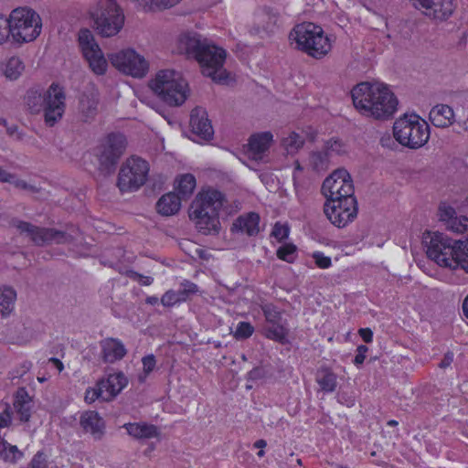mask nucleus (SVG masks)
<instances>
[{
    "mask_svg": "<svg viewBox=\"0 0 468 468\" xmlns=\"http://www.w3.org/2000/svg\"><path fill=\"white\" fill-rule=\"evenodd\" d=\"M239 204H229L225 195L213 188L203 189L193 200L189 217L198 232L204 235L218 234L220 230L219 212L228 217L239 210Z\"/></svg>",
    "mask_w": 468,
    "mask_h": 468,
    "instance_id": "nucleus-1",
    "label": "nucleus"
},
{
    "mask_svg": "<svg viewBox=\"0 0 468 468\" xmlns=\"http://www.w3.org/2000/svg\"><path fill=\"white\" fill-rule=\"evenodd\" d=\"M351 96L356 109L367 117L387 120L397 111L398 100L384 83H358L352 89Z\"/></svg>",
    "mask_w": 468,
    "mask_h": 468,
    "instance_id": "nucleus-2",
    "label": "nucleus"
},
{
    "mask_svg": "<svg viewBox=\"0 0 468 468\" xmlns=\"http://www.w3.org/2000/svg\"><path fill=\"white\" fill-rule=\"evenodd\" d=\"M289 39L292 43L295 42L299 49L315 58L324 57L332 48L331 40L323 28L310 22L296 25L290 32Z\"/></svg>",
    "mask_w": 468,
    "mask_h": 468,
    "instance_id": "nucleus-3",
    "label": "nucleus"
},
{
    "mask_svg": "<svg viewBox=\"0 0 468 468\" xmlns=\"http://www.w3.org/2000/svg\"><path fill=\"white\" fill-rule=\"evenodd\" d=\"M149 87L169 106L183 104L188 94L187 83L181 73L173 69H161L150 81Z\"/></svg>",
    "mask_w": 468,
    "mask_h": 468,
    "instance_id": "nucleus-4",
    "label": "nucleus"
},
{
    "mask_svg": "<svg viewBox=\"0 0 468 468\" xmlns=\"http://www.w3.org/2000/svg\"><path fill=\"white\" fill-rule=\"evenodd\" d=\"M395 139L403 146L418 149L430 138L429 124L417 114H404L393 125Z\"/></svg>",
    "mask_w": 468,
    "mask_h": 468,
    "instance_id": "nucleus-5",
    "label": "nucleus"
},
{
    "mask_svg": "<svg viewBox=\"0 0 468 468\" xmlns=\"http://www.w3.org/2000/svg\"><path fill=\"white\" fill-rule=\"evenodd\" d=\"M95 29L101 37L116 36L124 25V15L115 0H96L91 12Z\"/></svg>",
    "mask_w": 468,
    "mask_h": 468,
    "instance_id": "nucleus-6",
    "label": "nucleus"
},
{
    "mask_svg": "<svg viewBox=\"0 0 468 468\" xmlns=\"http://www.w3.org/2000/svg\"><path fill=\"white\" fill-rule=\"evenodd\" d=\"M11 27H13V42L25 44L35 40L41 33L42 20L32 8L17 7L11 11Z\"/></svg>",
    "mask_w": 468,
    "mask_h": 468,
    "instance_id": "nucleus-7",
    "label": "nucleus"
},
{
    "mask_svg": "<svg viewBox=\"0 0 468 468\" xmlns=\"http://www.w3.org/2000/svg\"><path fill=\"white\" fill-rule=\"evenodd\" d=\"M426 253L439 266L456 270L455 254L459 240H455L441 232H428L424 235Z\"/></svg>",
    "mask_w": 468,
    "mask_h": 468,
    "instance_id": "nucleus-8",
    "label": "nucleus"
},
{
    "mask_svg": "<svg viewBox=\"0 0 468 468\" xmlns=\"http://www.w3.org/2000/svg\"><path fill=\"white\" fill-rule=\"evenodd\" d=\"M15 226L20 234L27 236L37 246L46 244H70L77 239L78 229L71 228L70 231H62L50 228H40L29 222L17 221Z\"/></svg>",
    "mask_w": 468,
    "mask_h": 468,
    "instance_id": "nucleus-9",
    "label": "nucleus"
},
{
    "mask_svg": "<svg viewBox=\"0 0 468 468\" xmlns=\"http://www.w3.org/2000/svg\"><path fill=\"white\" fill-rule=\"evenodd\" d=\"M226 50L211 44L207 40L196 59L201 66L203 75L211 78L215 82L224 83L229 74L223 68L226 59Z\"/></svg>",
    "mask_w": 468,
    "mask_h": 468,
    "instance_id": "nucleus-10",
    "label": "nucleus"
},
{
    "mask_svg": "<svg viewBox=\"0 0 468 468\" xmlns=\"http://www.w3.org/2000/svg\"><path fill=\"white\" fill-rule=\"evenodd\" d=\"M148 173V163L140 157L132 156L120 168L117 186L122 193L136 191L146 182Z\"/></svg>",
    "mask_w": 468,
    "mask_h": 468,
    "instance_id": "nucleus-11",
    "label": "nucleus"
},
{
    "mask_svg": "<svg viewBox=\"0 0 468 468\" xmlns=\"http://www.w3.org/2000/svg\"><path fill=\"white\" fill-rule=\"evenodd\" d=\"M324 212L328 220L337 228H344L357 216L356 197L326 200Z\"/></svg>",
    "mask_w": 468,
    "mask_h": 468,
    "instance_id": "nucleus-12",
    "label": "nucleus"
},
{
    "mask_svg": "<svg viewBox=\"0 0 468 468\" xmlns=\"http://www.w3.org/2000/svg\"><path fill=\"white\" fill-rule=\"evenodd\" d=\"M321 191L326 200L355 197L352 178L344 168L335 170L326 177Z\"/></svg>",
    "mask_w": 468,
    "mask_h": 468,
    "instance_id": "nucleus-13",
    "label": "nucleus"
},
{
    "mask_svg": "<svg viewBox=\"0 0 468 468\" xmlns=\"http://www.w3.org/2000/svg\"><path fill=\"white\" fill-rule=\"evenodd\" d=\"M79 46L91 70L97 75L104 74L108 66L107 60L90 30L80 31Z\"/></svg>",
    "mask_w": 468,
    "mask_h": 468,
    "instance_id": "nucleus-14",
    "label": "nucleus"
},
{
    "mask_svg": "<svg viewBox=\"0 0 468 468\" xmlns=\"http://www.w3.org/2000/svg\"><path fill=\"white\" fill-rule=\"evenodd\" d=\"M109 59L120 71L134 78H143L148 71V62L133 49L111 54Z\"/></svg>",
    "mask_w": 468,
    "mask_h": 468,
    "instance_id": "nucleus-15",
    "label": "nucleus"
},
{
    "mask_svg": "<svg viewBox=\"0 0 468 468\" xmlns=\"http://www.w3.org/2000/svg\"><path fill=\"white\" fill-rule=\"evenodd\" d=\"M66 95L59 85L52 83L46 91L44 104V120L47 125L52 127L63 116L66 108Z\"/></svg>",
    "mask_w": 468,
    "mask_h": 468,
    "instance_id": "nucleus-16",
    "label": "nucleus"
},
{
    "mask_svg": "<svg viewBox=\"0 0 468 468\" xmlns=\"http://www.w3.org/2000/svg\"><path fill=\"white\" fill-rule=\"evenodd\" d=\"M126 138L122 133H111L101 144L99 161L101 166L112 168L126 149Z\"/></svg>",
    "mask_w": 468,
    "mask_h": 468,
    "instance_id": "nucleus-17",
    "label": "nucleus"
},
{
    "mask_svg": "<svg viewBox=\"0 0 468 468\" xmlns=\"http://www.w3.org/2000/svg\"><path fill=\"white\" fill-rule=\"evenodd\" d=\"M412 6L422 12L427 17L447 20L456 8L455 0H410Z\"/></svg>",
    "mask_w": 468,
    "mask_h": 468,
    "instance_id": "nucleus-18",
    "label": "nucleus"
},
{
    "mask_svg": "<svg viewBox=\"0 0 468 468\" xmlns=\"http://www.w3.org/2000/svg\"><path fill=\"white\" fill-rule=\"evenodd\" d=\"M190 127L194 135L199 140L208 141L213 137L214 129L208 119L207 111L202 107H196L190 114Z\"/></svg>",
    "mask_w": 468,
    "mask_h": 468,
    "instance_id": "nucleus-19",
    "label": "nucleus"
},
{
    "mask_svg": "<svg viewBox=\"0 0 468 468\" xmlns=\"http://www.w3.org/2000/svg\"><path fill=\"white\" fill-rule=\"evenodd\" d=\"M439 218L445 224L446 228L452 232L463 233L468 230V217H457L455 209L446 203L440 205Z\"/></svg>",
    "mask_w": 468,
    "mask_h": 468,
    "instance_id": "nucleus-20",
    "label": "nucleus"
},
{
    "mask_svg": "<svg viewBox=\"0 0 468 468\" xmlns=\"http://www.w3.org/2000/svg\"><path fill=\"white\" fill-rule=\"evenodd\" d=\"M101 356L104 363L112 364L122 359L127 350L122 342L117 338L108 337L100 342Z\"/></svg>",
    "mask_w": 468,
    "mask_h": 468,
    "instance_id": "nucleus-21",
    "label": "nucleus"
},
{
    "mask_svg": "<svg viewBox=\"0 0 468 468\" xmlns=\"http://www.w3.org/2000/svg\"><path fill=\"white\" fill-rule=\"evenodd\" d=\"M99 93L95 90L83 92L79 100L78 112L82 122L92 121L98 113Z\"/></svg>",
    "mask_w": 468,
    "mask_h": 468,
    "instance_id": "nucleus-22",
    "label": "nucleus"
},
{
    "mask_svg": "<svg viewBox=\"0 0 468 468\" xmlns=\"http://www.w3.org/2000/svg\"><path fill=\"white\" fill-rule=\"evenodd\" d=\"M80 425L85 432L91 434L96 440H100L104 434V421L96 411L83 412L80 418Z\"/></svg>",
    "mask_w": 468,
    "mask_h": 468,
    "instance_id": "nucleus-23",
    "label": "nucleus"
},
{
    "mask_svg": "<svg viewBox=\"0 0 468 468\" xmlns=\"http://www.w3.org/2000/svg\"><path fill=\"white\" fill-rule=\"evenodd\" d=\"M101 391H103L106 397L103 400H111L116 397L128 384V379L122 372L111 374L104 380L99 382Z\"/></svg>",
    "mask_w": 468,
    "mask_h": 468,
    "instance_id": "nucleus-24",
    "label": "nucleus"
},
{
    "mask_svg": "<svg viewBox=\"0 0 468 468\" xmlns=\"http://www.w3.org/2000/svg\"><path fill=\"white\" fill-rule=\"evenodd\" d=\"M272 140L273 135L270 132L251 135L249 141V150L253 159L261 160L264 154L269 150Z\"/></svg>",
    "mask_w": 468,
    "mask_h": 468,
    "instance_id": "nucleus-25",
    "label": "nucleus"
},
{
    "mask_svg": "<svg viewBox=\"0 0 468 468\" xmlns=\"http://www.w3.org/2000/svg\"><path fill=\"white\" fill-rule=\"evenodd\" d=\"M454 112L447 104H437L431 108L429 118L431 122L439 128H447L455 121Z\"/></svg>",
    "mask_w": 468,
    "mask_h": 468,
    "instance_id": "nucleus-26",
    "label": "nucleus"
},
{
    "mask_svg": "<svg viewBox=\"0 0 468 468\" xmlns=\"http://www.w3.org/2000/svg\"><path fill=\"white\" fill-rule=\"evenodd\" d=\"M260 217L257 213H248L239 216L233 223L231 230L245 233L248 236L257 235L260 231Z\"/></svg>",
    "mask_w": 468,
    "mask_h": 468,
    "instance_id": "nucleus-27",
    "label": "nucleus"
},
{
    "mask_svg": "<svg viewBox=\"0 0 468 468\" xmlns=\"http://www.w3.org/2000/svg\"><path fill=\"white\" fill-rule=\"evenodd\" d=\"M123 427L128 434L136 440H147L159 436L158 428L146 422L126 423Z\"/></svg>",
    "mask_w": 468,
    "mask_h": 468,
    "instance_id": "nucleus-28",
    "label": "nucleus"
},
{
    "mask_svg": "<svg viewBox=\"0 0 468 468\" xmlns=\"http://www.w3.org/2000/svg\"><path fill=\"white\" fill-rule=\"evenodd\" d=\"M206 42L207 39H203L200 35L195 32H184L178 37L180 48L195 58H197V54L199 53Z\"/></svg>",
    "mask_w": 468,
    "mask_h": 468,
    "instance_id": "nucleus-29",
    "label": "nucleus"
},
{
    "mask_svg": "<svg viewBox=\"0 0 468 468\" xmlns=\"http://www.w3.org/2000/svg\"><path fill=\"white\" fill-rule=\"evenodd\" d=\"M181 207V197L174 192L163 195L156 203V209L162 216L176 214Z\"/></svg>",
    "mask_w": 468,
    "mask_h": 468,
    "instance_id": "nucleus-30",
    "label": "nucleus"
},
{
    "mask_svg": "<svg viewBox=\"0 0 468 468\" xmlns=\"http://www.w3.org/2000/svg\"><path fill=\"white\" fill-rule=\"evenodd\" d=\"M14 408L21 421H28L31 414L32 400L25 388H19L15 397Z\"/></svg>",
    "mask_w": 468,
    "mask_h": 468,
    "instance_id": "nucleus-31",
    "label": "nucleus"
},
{
    "mask_svg": "<svg viewBox=\"0 0 468 468\" xmlns=\"http://www.w3.org/2000/svg\"><path fill=\"white\" fill-rule=\"evenodd\" d=\"M16 291L11 286H0V314L7 317L15 309Z\"/></svg>",
    "mask_w": 468,
    "mask_h": 468,
    "instance_id": "nucleus-32",
    "label": "nucleus"
},
{
    "mask_svg": "<svg viewBox=\"0 0 468 468\" xmlns=\"http://www.w3.org/2000/svg\"><path fill=\"white\" fill-rule=\"evenodd\" d=\"M25 69L22 59L17 56H12L4 61L1 65V70L5 78L15 80H17Z\"/></svg>",
    "mask_w": 468,
    "mask_h": 468,
    "instance_id": "nucleus-33",
    "label": "nucleus"
},
{
    "mask_svg": "<svg viewBox=\"0 0 468 468\" xmlns=\"http://www.w3.org/2000/svg\"><path fill=\"white\" fill-rule=\"evenodd\" d=\"M263 334L269 339L284 343L287 338L288 330L283 325L282 321L268 323L263 327Z\"/></svg>",
    "mask_w": 468,
    "mask_h": 468,
    "instance_id": "nucleus-34",
    "label": "nucleus"
},
{
    "mask_svg": "<svg viewBox=\"0 0 468 468\" xmlns=\"http://www.w3.org/2000/svg\"><path fill=\"white\" fill-rule=\"evenodd\" d=\"M316 382L324 392L330 393L335 391L337 386V378L328 368H322L317 372Z\"/></svg>",
    "mask_w": 468,
    "mask_h": 468,
    "instance_id": "nucleus-35",
    "label": "nucleus"
},
{
    "mask_svg": "<svg viewBox=\"0 0 468 468\" xmlns=\"http://www.w3.org/2000/svg\"><path fill=\"white\" fill-rule=\"evenodd\" d=\"M46 93L42 95L37 90H30L26 96V104L31 113H38L44 109Z\"/></svg>",
    "mask_w": 468,
    "mask_h": 468,
    "instance_id": "nucleus-36",
    "label": "nucleus"
},
{
    "mask_svg": "<svg viewBox=\"0 0 468 468\" xmlns=\"http://www.w3.org/2000/svg\"><path fill=\"white\" fill-rule=\"evenodd\" d=\"M23 453L16 446L9 444L7 441H0V458L5 462L16 463L22 458Z\"/></svg>",
    "mask_w": 468,
    "mask_h": 468,
    "instance_id": "nucleus-37",
    "label": "nucleus"
},
{
    "mask_svg": "<svg viewBox=\"0 0 468 468\" xmlns=\"http://www.w3.org/2000/svg\"><path fill=\"white\" fill-rule=\"evenodd\" d=\"M309 165L314 171H324L328 168L329 156L324 151H317L311 153L309 156Z\"/></svg>",
    "mask_w": 468,
    "mask_h": 468,
    "instance_id": "nucleus-38",
    "label": "nucleus"
},
{
    "mask_svg": "<svg viewBox=\"0 0 468 468\" xmlns=\"http://www.w3.org/2000/svg\"><path fill=\"white\" fill-rule=\"evenodd\" d=\"M456 269L460 268L468 273V237L459 240L457 254H455Z\"/></svg>",
    "mask_w": 468,
    "mask_h": 468,
    "instance_id": "nucleus-39",
    "label": "nucleus"
},
{
    "mask_svg": "<svg viewBox=\"0 0 468 468\" xmlns=\"http://www.w3.org/2000/svg\"><path fill=\"white\" fill-rule=\"evenodd\" d=\"M303 144V138L294 132H292L287 137L282 139V145L287 153L291 154L296 153L300 148H302Z\"/></svg>",
    "mask_w": 468,
    "mask_h": 468,
    "instance_id": "nucleus-40",
    "label": "nucleus"
},
{
    "mask_svg": "<svg viewBox=\"0 0 468 468\" xmlns=\"http://www.w3.org/2000/svg\"><path fill=\"white\" fill-rule=\"evenodd\" d=\"M196 187V178L191 174L182 175L178 180V191L183 197H188Z\"/></svg>",
    "mask_w": 468,
    "mask_h": 468,
    "instance_id": "nucleus-41",
    "label": "nucleus"
},
{
    "mask_svg": "<svg viewBox=\"0 0 468 468\" xmlns=\"http://www.w3.org/2000/svg\"><path fill=\"white\" fill-rule=\"evenodd\" d=\"M324 152L328 154V156L341 155L346 153V145L339 139L331 138L324 144Z\"/></svg>",
    "mask_w": 468,
    "mask_h": 468,
    "instance_id": "nucleus-42",
    "label": "nucleus"
},
{
    "mask_svg": "<svg viewBox=\"0 0 468 468\" xmlns=\"http://www.w3.org/2000/svg\"><path fill=\"white\" fill-rule=\"evenodd\" d=\"M266 324L282 321V312L272 303H266L261 306Z\"/></svg>",
    "mask_w": 468,
    "mask_h": 468,
    "instance_id": "nucleus-43",
    "label": "nucleus"
},
{
    "mask_svg": "<svg viewBox=\"0 0 468 468\" xmlns=\"http://www.w3.org/2000/svg\"><path fill=\"white\" fill-rule=\"evenodd\" d=\"M296 246L292 243H287L281 246L277 250L276 254L280 260L292 263L296 258Z\"/></svg>",
    "mask_w": 468,
    "mask_h": 468,
    "instance_id": "nucleus-44",
    "label": "nucleus"
},
{
    "mask_svg": "<svg viewBox=\"0 0 468 468\" xmlns=\"http://www.w3.org/2000/svg\"><path fill=\"white\" fill-rule=\"evenodd\" d=\"M13 39V27H11L10 17L0 16V45Z\"/></svg>",
    "mask_w": 468,
    "mask_h": 468,
    "instance_id": "nucleus-45",
    "label": "nucleus"
},
{
    "mask_svg": "<svg viewBox=\"0 0 468 468\" xmlns=\"http://www.w3.org/2000/svg\"><path fill=\"white\" fill-rule=\"evenodd\" d=\"M254 332V327L248 322H239L234 332V337L238 340L249 338Z\"/></svg>",
    "mask_w": 468,
    "mask_h": 468,
    "instance_id": "nucleus-46",
    "label": "nucleus"
},
{
    "mask_svg": "<svg viewBox=\"0 0 468 468\" xmlns=\"http://www.w3.org/2000/svg\"><path fill=\"white\" fill-rule=\"evenodd\" d=\"M12 408L8 403H0V428L7 427L12 421Z\"/></svg>",
    "mask_w": 468,
    "mask_h": 468,
    "instance_id": "nucleus-47",
    "label": "nucleus"
},
{
    "mask_svg": "<svg viewBox=\"0 0 468 468\" xmlns=\"http://www.w3.org/2000/svg\"><path fill=\"white\" fill-rule=\"evenodd\" d=\"M289 232L290 229L288 226L276 223L272 229L271 235L279 241H282L288 238Z\"/></svg>",
    "mask_w": 468,
    "mask_h": 468,
    "instance_id": "nucleus-48",
    "label": "nucleus"
},
{
    "mask_svg": "<svg viewBox=\"0 0 468 468\" xmlns=\"http://www.w3.org/2000/svg\"><path fill=\"white\" fill-rule=\"evenodd\" d=\"M313 258L314 260L315 264L317 267L321 269H327L332 265L331 258L328 256H325L323 252L316 251L314 252Z\"/></svg>",
    "mask_w": 468,
    "mask_h": 468,
    "instance_id": "nucleus-49",
    "label": "nucleus"
},
{
    "mask_svg": "<svg viewBox=\"0 0 468 468\" xmlns=\"http://www.w3.org/2000/svg\"><path fill=\"white\" fill-rule=\"evenodd\" d=\"M160 301H161V303L165 307H171L176 303H179L177 294H176V291H174V290H169V291L165 292L163 294Z\"/></svg>",
    "mask_w": 468,
    "mask_h": 468,
    "instance_id": "nucleus-50",
    "label": "nucleus"
},
{
    "mask_svg": "<svg viewBox=\"0 0 468 468\" xmlns=\"http://www.w3.org/2000/svg\"><path fill=\"white\" fill-rule=\"evenodd\" d=\"M106 397L103 391H101L100 384L98 383L97 388H89L85 392V400L89 403L95 401L97 399H103Z\"/></svg>",
    "mask_w": 468,
    "mask_h": 468,
    "instance_id": "nucleus-51",
    "label": "nucleus"
},
{
    "mask_svg": "<svg viewBox=\"0 0 468 468\" xmlns=\"http://www.w3.org/2000/svg\"><path fill=\"white\" fill-rule=\"evenodd\" d=\"M47 462L42 452H37L27 468H46Z\"/></svg>",
    "mask_w": 468,
    "mask_h": 468,
    "instance_id": "nucleus-52",
    "label": "nucleus"
},
{
    "mask_svg": "<svg viewBox=\"0 0 468 468\" xmlns=\"http://www.w3.org/2000/svg\"><path fill=\"white\" fill-rule=\"evenodd\" d=\"M368 351V348L367 346H364V345H360L357 346L356 348V355L355 356V359H354V364L356 366H360L364 363L365 361V358H366V354L367 352Z\"/></svg>",
    "mask_w": 468,
    "mask_h": 468,
    "instance_id": "nucleus-53",
    "label": "nucleus"
},
{
    "mask_svg": "<svg viewBox=\"0 0 468 468\" xmlns=\"http://www.w3.org/2000/svg\"><path fill=\"white\" fill-rule=\"evenodd\" d=\"M142 362L145 374H149L150 372H152L156 363L154 355H148L146 356H144Z\"/></svg>",
    "mask_w": 468,
    "mask_h": 468,
    "instance_id": "nucleus-54",
    "label": "nucleus"
},
{
    "mask_svg": "<svg viewBox=\"0 0 468 468\" xmlns=\"http://www.w3.org/2000/svg\"><path fill=\"white\" fill-rule=\"evenodd\" d=\"M12 185H14L16 188H19V189H22V190H26V191H29V192H32V193L37 191V188L34 186L29 185L26 181L18 179V178H16V177L14 178V180L12 182Z\"/></svg>",
    "mask_w": 468,
    "mask_h": 468,
    "instance_id": "nucleus-55",
    "label": "nucleus"
},
{
    "mask_svg": "<svg viewBox=\"0 0 468 468\" xmlns=\"http://www.w3.org/2000/svg\"><path fill=\"white\" fill-rule=\"evenodd\" d=\"M130 277L133 278V280H135L136 282H138L141 285H144V286L150 285L154 282L153 277L144 276V275L137 273V272H133Z\"/></svg>",
    "mask_w": 468,
    "mask_h": 468,
    "instance_id": "nucleus-56",
    "label": "nucleus"
},
{
    "mask_svg": "<svg viewBox=\"0 0 468 468\" xmlns=\"http://www.w3.org/2000/svg\"><path fill=\"white\" fill-rule=\"evenodd\" d=\"M181 288L186 292L189 296L197 293L198 292V287L192 282L185 280L181 282Z\"/></svg>",
    "mask_w": 468,
    "mask_h": 468,
    "instance_id": "nucleus-57",
    "label": "nucleus"
},
{
    "mask_svg": "<svg viewBox=\"0 0 468 468\" xmlns=\"http://www.w3.org/2000/svg\"><path fill=\"white\" fill-rule=\"evenodd\" d=\"M453 358H454V354L452 351L446 352L444 354L443 358L441 359V361L439 364V367L442 368V369L447 368L453 362Z\"/></svg>",
    "mask_w": 468,
    "mask_h": 468,
    "instance_id": "nucleus-58",
    "label": "nucleus"
},
{
    "mask_svg": "<svg viewBox=\"0 0 468 468\" xmlns=\"http://www.w3.org/2000/svg\"><path fill=\"white\" fill-rule=\"evenodd\" d=\"M6 133L8 135L15 137L16 140L23 139V133L18 131V127L16 125H5Z\"/></svg>",
    "mask_w": 468,
    "mask_h": 468,
    "instance_id": "nucleus-59",
    "label": "nucleus"
},
{
    "mask_svg": "<svg viewBox=\"0 0 468 468\" xmlns=\"http://www.w3.org/2000/svg\"><path fill=\"white\" fill-rule=\"evenodd\" d=\"M359 335L366 343H371L373 340V332L369 328H361Z\"/></svg>",
    "mask_w": 468,
    "mask_h": 468,
    "instance_id": "nucleus-60",
    "label": "nucleus"
},
{
    "mask_svg": "<svg viewBox=\"0 0 468 468\" xmlns=\"http://www.w3.org/2000/svg\"><path fill=\"white\" fill-rule=\"evenodd\" d=\"M15 176L0 167V182L12 184Z\"/></svg>",
    "mask_w": 468,
    "mask_h": 468,
    "instance_id": "nucleus-61",
    "label": "nucleus"
},
{
    "mask_svg": "<svg viewBox=\"0 0 468 468\" xmlns=\"http://www.w3.org/2000/svg\"><path fill=\"white\" fill-rule=\"evenodd\" d=\"M176 294H177L178 303L186 302L189 298V295L181 287L178 291H176Z\"/></svg>",
    "mask_w": 468,
    "mask_h": 468,
    "instance_id": "nucleus-62",
    "label": "nucleus"
},
{
    "mask_svg": "<svg viewBox=\"0 0 468 468\" xmlns=\"http://www.w3.org/2000/svg\"><path fill=\"white\" fill-rule=\"evenodd\" d=\"M49 362L52 363L58 368V370L59 372H61L63 370L64 366L58 358L51 357V358H49Z\"/></svg>",
    "mask_w": 468,
    "mask_h": 468,
    "instance_id": "nucleus-63",
    "label": "nucleus"
},
{
    "mask_svg": "<svg viewBox=\"0 0 468 468\" xmlns=\"http://www.w3.org/2000/svg\"><path fill=\"white\" fill-rule=\"evenodd\" d=\"M463 311L464 315L468 318V295L463 300Z\"/></svg>",
    "mask_w": 468,
    "mask_h": 468,
    "instance_id": "nucleus-64",
    "label": "nucleus"
}]
</instances>
